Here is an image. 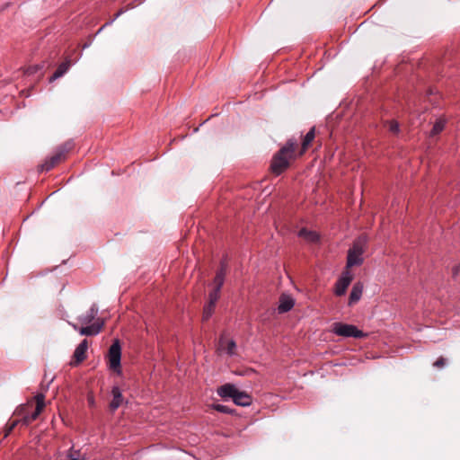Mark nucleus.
Here are the masks:
<instances>
[{"label": "nucleus", "instance_id": "f257e3e1", "mask_svg": "<svg viewBox=\"0 0 460 460\" xmlns=\"http://www.w3.org/2000/svg\"><path fill=\"white\" fill-rule=\"evenodd\" d=\"M297 141L295 138H290L287 141L272 157L270 164L271 172L275 175L281 174L289 166V163L296 157V148Z\"/></svg>", "mask_w": 460, "mask_h": 460}, {"label": "nucleus", "instance_id": "f03ea898", "mask_svg": "<svg viewBox=\"0 0 460 460\" xmlns=\"http://www.w3.org/2000/svg\"><path fill=\"white\" fill-rule=\"evenodd\" d=\"M217 394L222 398H232L234 404L249 406L252 404V397L243 391H239L233 384H226L217 389Z\"/></svg>", "mask_w": 460, "mask_h": 460}, {"label": "nucleus", "instance_id": "7ed1b4c3", "mask_svg": "<svg viewBox=\"0 0 460 460\" xmlns=\"http://www.w3.org/2000/svg\"><path fill=\"white\" fill-rule=\"evenodd\" d=\"M367 239L365 235L358 236L348 251L346 269L349 270L354 266H360L364 262L363 253L365 252Z\"/></svg>", "mask_w": 460, "mask_h": 460}, {"label": "nucleus", "instance_id": "20e7f679", "mask_svg": "<svg viewBox=\"0 0 460 460\" xmlns=\"http://www.w3.org/2000/svg\"><path fill=\"white\" fill-rule=\"evenodd\" d=\"M332 332L338 336L346 338L362 339L367 336L365 332L358 330L357 326L342 323H335L332 326Z\"/></svg>", "mask_w": 460, "mask_h": 460}, {"label": "nucleus", "instance_id": "39448f33", "mask_svg": "<svg viewBox=\"0 0 460 460\" xmlns=\"http://www.w3.org/2000/svg\"><path fill=\"white\" fill-rule=\"evenodd\" d=\"M72 146H73L70 142H67L59 146L56 150L55 154L41 164V170L48 172L55 167V165H57L58 163L65 160L66 154L71 150Z\"/></svg>", "mask_w": 460, "mask_h": 460}, {"label": "nucleus", "instance_id": "423d86ee", "mask_svg": "<svg viewBox=\"0 0 460 460\" xmlns=\"http://www.w3.org/2000/svg\"><path fill=\"white\" fill-rule=\"evenodd\" d=\"M121 347L119 340H116L110 347L108 352V366L114 372L120 374Z\"/></svg>", "mask_w": 460, "mask_h": 460}, {"label": "nucleus", "instance_id": "0eeeda50", "mask_svg": "<svg viewBox=\"0 0 460 460\" xmlns=\"http://www.w3.org/2000/svg\"><path fill=\"white\" fill-rule=\"evenodd\" d=\"M71 325L74 330L77 331L81 335L94 336L102 332L104 326V321L97 318L92 324L82 325L81 327L76 323H71Z\"/></svg>", "mask_w": 460, "mask_h": 460}, {"label": "nucleus", "instance_id": "6e6552de", "mask_svg": "<svg viewBox=\"0 0 460 460\" xmlns=\"http://www.w3.org/2000/svg\"><path fill=\"white\" fill-rule=\"evenodd\" d=\"M353 279L352 274L349 270H345L335 284V295L338 296H343L346 293L348 287L349 286Z\"/></svg>", "mask_w": 460, "mask_h": 460}, {"label": "nucleus", "instance_id": "1a4fd4ad", "mask_svg": "<svg viewBox=\"0 0 460 460\" xmlns=\"http://www.w3.org/2000/svg\"><path fill=\"white\" fill-rule=\"evenodd\" d=\"M36 400V408L31 414H25L22 417V421L24 424L28 425L37 420L41 411L45 406V396L42 394H39L35 396Z\"/></svg>", "mask_w": 460, "mask_h": 460}, {"label": "nucleus", "instance_id": "9d476101", "mask_svg": "<svg viewBox=\"0 0 460 460\" xmlns=\"http://www.w3.org/2000/svg\"><path fill=\"white\" fill-rule=\"evenodd\" d=\"M98 312H99L98 306L95 304H93L91 305V307L89 308V310L85 314L78 316L77 321L82 325L91 324L93 321L94 322L96 321V316L98 314Z\"/></svg>", "mask_w": 460, "mask_h": 460}, {"label": "nucleus", "instance_id": "9b49d317", "mask_svg": "<svg viewBox=\"0 0 460 460\" xmlns=\"http://www.w3.org/2000/svg\"><path fill=\"white\" fill-rule=\"evenodd\" d=\"M88 349V341L87 340H84L81 343L75 348L73 358L75 359V363H71V365H77L83 362L86 358V351Z\"/></svg>", "mask_w": 460, "mask_h": 460}, {"label": "nucleus", "instance_id": "f8f14e48", "mask_svg": "<svg viewBox=\"0 0 460 460\" xmlns=\"http://www.w3.org/2000/svg\"><path fill=\"white\" fill-rule=\"evenodd\" d=\"M226 274V264L225 262H221L220 268L217 270L216 276L213 280V288H216L217 290H221L224 282Z\"/></svg>", "mask_w": 460, "mask_h": 460}, {"label": "nucleus", "instance_id": "ddd939ff", "mask_svg": "<svg viewBox=\"0 0 460 460\" xmlns=\"http://www.w3.org/2000/svg\"><path fill=\"white\" fill-rule=\"evenodd\" d=\"M112 400L110 402V410L115 411L123 402V395L119 386H113L111 389Z\"/></svg>", "mask_w": 460, "mask_h": 460}, {"label": "nucleus", "instance_id": "4468645a", "mask_svg": "<svg viewBox=\"0 0 460 460\" xmlns=\"http://www.w3.org/2000/svg\"><path fill=\"white\" fill-rule=\"evenodd\" d=\"M295 305L294 299L288 295H281L279 297V304L278 311L279 314H284L290 311Z\"/></svg>", "mask_w": 460, "mask_h": 460}, {"label": "nucleus", "instance_id": "2eb2a0df", "mask_svg": "<svg viewBox=\"0 0 460 460\" xmlns=\"http://www.w3.org/2000/svg\"><path fill=\"white\" fill-rule=\"evenodd\" d=\"M363 293V284L357 282L353 285L349 297V305H352L359 301Z\"/></svg>", "mask_w": 460, "mask_h": 460}, {"label": "nucleus", "instance_id": "dca6fc26", "mask_svg": "<svg viewBox=\"0 0 460 460\" xmlns=\"http://www.w3.org/2000/svg\"><path fill=\"white\" fill-rule=\"evenodd\" d=\"M235 348L236 344L234 340L226 341L223 337L219 339L218 349L226 351L229 356H233L234 354Z\"/></svg>", "mask_w": 460, "mask_h": 460}, {"label": "nucleus", "instance_id": "f3484780", "mask_svg": "<svg viewBox=\"0 0 460 460\" xmlns=\"http://www.w3.org/2000/svg\"><path fill=\"white\" fill-rule=\"evenodd\" d=\"M71 66V63H70V60H66L65 62H62L58 67L57 68V70L54 72V74L51 75V77L49 78V81L50 82H53L58 78H60L61 76H63L69 69Z\"/></svg>", "mask_w": 460, "mask_h": 460}, {"label": "nucleus", "instance_id": "a211bd4d", "mask_svg": "<svg viewBox=\"0 0 460 460\" xmlns=\"http://www.w3.org/2000/svg\"><path fill=\"white\" fill-rule=\"evenodd\" d=\"M298 236L310 243H316L319 241L318 234L314 231L307 230L306 228H302L298 233Z\"/></svg>", "mask_w": 460, "mask_h": 460}, {"label": "nucleus", "instance_id": "6ab92c4d", "mask_svg": "<svg viewBox=\"0 0 460 460\" xmlns=\"http://www.w3.org/2000/svg\"><path fill=\"white\" fill-rule=\"evenodd\" d=\"M314 137H315V129H314V127H313L307 133L306 135L305 136L304 139H303V142H302V150L300 152V155H303L306 149L308 148V146L311 145V143L313 142V140L314 139Z\"/></svg>", "mask_w": 460, "mask_h": 460}, {"label": "nucleus", "instance_id": "aec40b11", "mask_svg": "<svg viewBox=\"0 0 460 460\" xmlns=\"http://www.w3.org/2000/svg\"><path fill=\"white\" fill-rule=\"evenodd\" d=\"M446 123H447V120L443 118H439L438 119H437L433 125L431 131H430V135L436 136V135L439 134L444 129Z\"/></svg>", "mask_w": 460, "mask_h": 460}, {"label": "nucleus", "instance_id": "412c9836", "mask_svg": "<svg viewBox=\"0 0 460 460\" xmlns=\"http://www.w3.org/2000/svg\"><path fill=\"white\" fill-rule=\"evenodd\" d=\"M215 307L216 305L214 304L211 305L210 303H208L205 305L202 315L203 321H208L211 317V315L214 313Z\"/></svg>", "mask_w": 460, "mask_h": 460}, {"label": "nucleus", "instance_id": "4be33fe9", "mask_svg": "<svg viewBox=\"0 0 460 460\" xmlns=\"http://www.w3.org/2000/svg\"><path fill=\"white\" fill-rule=\"evenodd\" d=\"M213 409L217 411L226 413V414H233L234 412V409H231L227 405L220 404V403H215L212 405Z\"/></svg>", "mask_w": 460, "mask_h": 460}, {"label": "nucleus", "instance_id": "5701e85b", "mask_svg": "<svg viewBox=\"0 0 460 460\" xmlns=\"http://www.w3.org/2000/svg\"><path fill=\"white\" fill-rule=\"evenodd\" d=\"M220 291L221 290L213 288L208 294V303H210L211 305L212 304L217 305V302L218 301V299L220 297Z\"/></svg>", "mask_w": 460, "mask_h": 460}, {"label": "nucleus", "instance_id": "b1692460", "mask_svg": "<svg viewBox=\"0 0 460 460\" xmlns=\"http://www.w3.org/2000/svg\"><path fill=\"white\" fill-rule=\"evenodd\" d=\"M43 67H44V65L30 66L26 68V70L24 71V74L27 75H34V74L38 73L40 70H42Z\"/></svg>", "mask_w": 460, "mask_h": 460}, {"label": "nucleus", "instance_id": "393cba45", "mask_svg": "<svg viewBox=\"0 0 460 460\" xmlns=\"http://www.w3.org/2000/svg\"><path fill=\"white\" fill-rule=\"evenodd\" d=\"M388 124V129L390 132L394 134H398L400 131V126L399 123L396 120H390L387 122Z\"/></svg>", "mask_w": 460, "mask_h": 460}, {"label": "nucleus", "instance_id": "a878e982", "mask_svg": "<svg viewBox=\"0 0 460 460\" xmlns=\"http://www.w3.org/2000/svg\"><path fill=\"white\" fill-rule=\"evenodd\" d=\"M447 364V359L443 357H439L434 363L433 367L436 368H443Z\"/></svg>", "mask_w": 460, "mask_h": 460}, {"label": "nucleus", "instance_id": "bb28decb", "mask_svg": "<svg viewBox=\"0 0 460 460\" xmlns=\"http://www.w3.org/2000/svg\"><path fill=\"white\" fill-rule=\"evenodd\" d=\"M460 272V265H455L452 269V275L456 278Z\"/></svg>", "mask_w": 460, "mask_h": 460}, {"label": "nucleus", "instance_id": "cd10ccee", "mask_svg": "<svg viewBox=\"0 0 460 460\" xmlns=\"http://www.w3.org/2000/svg\"><path fill=\"white\" fill-rule=\"evenodd\" d=\"M88 402L91 406H93L94 405V399L93 396L91 397H88Z\"/></svg>", "mask_w": 460, "mask_h": 460}, {"label": "nucleus", "instance_id": "c85d7f7f", "mask_svg": "<svg viewBox=\"0 0 460 460\" xmlns=\"http://www.w3.org/2000/svg\"><path fill=\"white\" fill-rule=\"evenodd\" d=\"M16 425V421L13 422V424L11 425L9 430H12Z\"/></svg>", "mask_w": 460, "mask_h": 460}, {"label": "nucleus", "instance_id": "c756f323", "mask_svg": "<svg viewBox=\"0 0 460 460\" xmlns=\"http://www.w3.org/2000/svg\"><path fill=\"white\" fill-rule=\"evenodd\" d=\"M121 13H122V12H121V11H119V12L116 14V18H117L118 16H119Z\"/></svg>", "mask_w": 460, "mask_h": 460}]
</instances>
